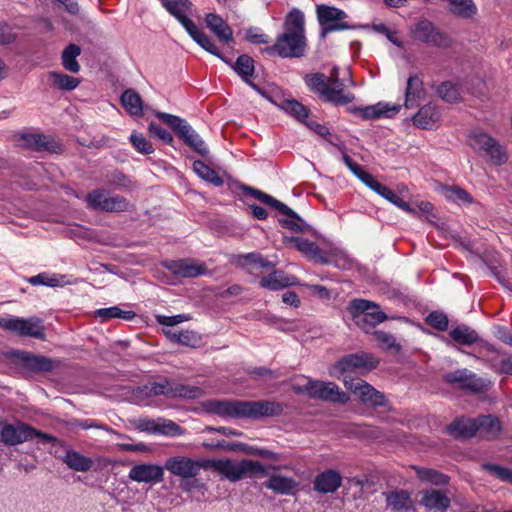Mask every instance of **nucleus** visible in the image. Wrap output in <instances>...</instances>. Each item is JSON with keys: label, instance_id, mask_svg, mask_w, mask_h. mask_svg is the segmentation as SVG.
Listing matches in <instances>:
<instances>
[{"label": "nucleus", "instance_id": "20e7f679", "mask_svg": "<svg viewBox=\"0 0 512 512\" xmlns=\"http://www.w3.org/2000/svg\"><path fill=\"white\" fill-rule=\"evenodd\" d=\"M208 467L219 473L222 479L230 482H237L244 477L256 478L267 475L265 466L261 462L251 459H242L241 461L229 458L207 460Z\"/></svg>", "mask_w": 512, "mask_h": 512}, {"label": "nucleus", "instance_id": "e433bc0d", "mask_svg": "<svg viewBox=\"0 0 512 512\" xmlns=\"http://www.w3.org/2000/svg\"><path fill=\"white\" fill-rule=\"evenodd\" d=\"M449 11L456 17L472 19L478 13V8L473 0H446Z\"/></svg>", "mask_w": 512, "mask_h": 512}, {"label": "nucleus", "instance_id": "4be33fe9", "mask_svg": "<svg viewBox=\"0 0 512 512\" xmlns=\"http://www.w3.org/2000/svg\"><path fill=\"white\" fill-rule=\"evenodd\" d=\"M165 267L174 275L189 278L202 275L207 270L205 264L195 263L188 259L166 261Z\"/></svg>", "mask_w": 512, "mask_h": 512}, {"label": "nucleus", "instance_id": "37998d69", "mask_svg": "<svg viewBox=\"0 0 512 512\" xmlns=\"http://www.w3.org/2000/svg\"><path fill=\"white\" fill-rule=\"evenodd\" d=\"M364 389H366L365 392L358 399L362 404L372 408L385 407L387 405L385 395L372 385L364 386Z\"/></svg>", "mask_w": 512, "mask_h": 512}, {"label": "nucleus", "instance_id": "864d4df0", "mask_svg": "<svg viewBox=\"0 0 512 512\" xmlns=\"http://www.w3.org/2000/svg\"><path fill=\"white\" fill-rule=\"evenodd\" d=\"M109 194L104 189H95L85 196L87 207L93 210H104V205L108 200Z\"/></svg>", "mask_w": 512, "mask_h": 512}, {"label": "nucleus", "instance_id": "09e8293b", "mask_svg": "<svg viewBox=\"0 0 512 512\" xmlns=\"http://www.w3.org/2000/svg\"><path fill=\"white\" fill-rule=\"evenodd\" d=\"M233 70L247 83L254 74V60L247 54L240 55L232 65Z\"/></svg>", "mask_w": 512, "mask_h": 512}, {"label": "nucleus", "instance_id": "6e6552de", "mask_svg": "<svg viewBox=\"0 0 512 512\" xmlns=\"http://www.w3.org/2000/svg\"><path fill=\"white\" fill-rule=\"evenodd\" d=\"M244 191L247 195H251L261 203L268 205L279 211L285 218L279 219L282 227L294 232H302L306 228L305 221L291 208L274 197L252 187L245 186Z\"/></svg>", "mask_w": 512, "mask_h": 512}, {"label": "nucleus", "instance_id": "69168bd1", "mask_svg": "<svg viewBox=\"0 0 512 512\" xmlns=\"http://www.w3.org/2000/svg\"><path fill=\"white\" fill-rule=\"evenodd\" d=\"M179 487L186 493H192L195 491H204L206 489L205 483L196 477L184 478L180 480Z\"/></svg>", "mask_w": 512, "mask_h": 512}, {"label": "nucleus", "instance_id": "412c9836", "mask_svg": "<svg viewBox=\"0 0 512 512\" xmlns=\"http://www.w3.org/2000/svg\"><path fill=\"white\" fill-rule=\"evenodd\" d=\"M401 105L378 102L375 105L357 108L355 111L365 120L391 118L399 113Z\"/></svg>", "mask_w": 512, "mask_h": 512}, {"label": "nucleus", "instance_id": "7c9ffc66", "mask_svg": "<svg viewBox=\"0 0 512 512\" xmlns=\"http://www.w3.org/2000/svg\"><path fill=\"white\" fill-rule=\"evenodd\" d=\"M204 395V390L199 386L185 385L169 379V395L170 399H186L194 400L201 398Z\"/></svg>", "mask_w": 512, "mask_h": 512}, {"label": "nucleus", "instance_id": "9d476101", "mask_svg": "<svg viewBox=\"0 0 512 512\" xmlns=\"http://www.w3.org/2000/svg\"><path fill=\"white\" fill-rule=\"evenodd\" d=\"M410 36L418 42L431 47L445 49L452 45V38L438 28L431 20L419 19L410 27Z\"/></svg>", "mask_w": 512, "mask_h": 512}, {"label": "nucleus", "instance_id": "0e129e2a", "mask_svg": "<svg viewBox=\"0 0 512 512\" xmlns=\"http://www.w3.org/2000/svg\"><path fill=\"white\" fill-rule=\"evenodd\" d=\"M190 317L185 314H178L174 316H166V315H157L156 321L158 324L166 327L165 329H173L174 326L188 321Z\"/></svg>", "mask_w": 512, "mask_h": 512}, {"label": "nucleus", "instance_id": "49530a36", "mask_svg": "<svg viewBox=\"0 0 512 512\" xmlns=\"http://www.w3.org/2000/svg\"><path fill=\"white\" fill-rule=\"evenodd\" d=\"M417 477L424 482H428L437 486H444L449 483V477L434 469L415 467Z\"/></svg>", "mask_w": 512, "mask_h": 512}, {"label": "nucleus", "instance_id": "5701e85b", "mask_svg": "<svg viewBox=\"0 0 512 512\" xmlns=\"http://www.w3.org/2000/svg\"><path fill=\"white\" fill-rule=\"evenodd\" d=\"M142 430H146L153 434H160L170 437H177L184 434V429L172 420L158 418L157 420L147 421L140 424Z\"/></svg>", "mask_w": 512, "mask_h": 512}, {"label": "nucleus", "instance_id": "c03bdc74", "mask_svg": "<svg viewBox=\"0 0 512 512\" xmlns=\"http://www.w3.org/2000/svg\"><path fill=\"white\" fill-rule=\"evenodd\" d=\"M163 332L174 343L193 346L198 341L197 333L191 330L163 329Z\"/></svg>", "mask_w": 512, "mask_h": 512}, {"label": "nucleus", "instance_id": "603ef678", "mask_svg": "<svg viewBox=\"0 0 512 512\" xmlns=\"http://www.w3.org/2000/svg\"><path fill=\"white\" fill-rule=\"evenodd\" d=\"M281 109L300 121H304L309 115L308 109L295 99L284 100Z\"/></svg>", "mask_w": 512, "mask_h": 512}, {"label": "nucleus", "instance_id": "79ce46f5", "mask_svg": "<svg viewBox=\"0 0 512 512\" xmlns=\"http://www.w3.org/2000/svg\"><path fill=\"white\" fill-rule=\"evenodd\" d=\"M193 170L198 177L217 187L222 186L224 183L223 179L217 174V172L201 160H195L193 162Z\"/></svg>", "mask_w": 512, "mask_h": 512}, {"label": "nucleus", "instance_id": "e2e57ef3", "mask_svg": "<svg viewBox=\"0 0 512 512\" xmlns=\"http://www.w3.org/2000/svg\"><path fill=\"white\" fill-rule=\"evenodd\" d=\"M426 323L434 329L444 331L448 327V318L445 313L434 311L426 317Z\"/></svg>", "mask_w": 512, "mask_h": 512}, {"label": "nucleus", "instance_id": "ddd939ff", "mask_svg": "<svg viewBox=\"0 0 512 512\" xmlns=\"http://www.w3.org/2000/svg\"><path fill=\"white\" fill-rule=\"evenodd\" d=\"M317 19L321 27V37H326L329 33L352 29L353 26L342 22L347 18L345 11L336 7L320 4L316 7Z\"/></svg>", "mask_w": 512, "mask_h": 512}, {"label": "nucleus", "instance_id": "4d7b16f0", "mask_svg": "<svg viewBox=\"0 0 512 512\" xmlns=\"http://www.w3.org/2000/svg\"><path fill=\"white\" fill-rule=\"evenodd\" d=\"M374 338L381 346V348L385 350H391L395 352H399L401 350V345L396 342L395 337L390 333L378 330L374 332Z\"/></svg>", "mask_w": 512, "mask_h": 512}, {"label": "nucleus", "instance_id": "bb28decb", "mask_svg": "<svg viewBox=\"0 0 512 512\" xmlns=\"http://www.w3.org/2000/svg\"><path fill=\"white\" fill-rule=\"evenodd\" d=\"M264 486L280 495H293L298 489V482L292 478L280 474H272L264 483Z\"/></svg>", "mask_w": 512, "mask_h": 512}, {"label": "nucleus", "instance_id": "bf43d9fd", "mask_svg": "<svg viewBox=\"0 0 512 512\" xmlns=\"http://www.w3.org/2000/svg\"><path fill=\"white\" fill-rule=\"evenodd\" d=\"M444 195L448 200L454 202L471 203L472 197L470 194L458 186H446L444 187Z\"/></svg>", "mask_w": 512, "mask_h": 512}, {"label": "nucleus", "instance_id": "f257e3e1", "mask_svg": "<svg viewBox=\"0 0 512 512\" xmlns=\"http://www.w3.org/2000/svg\"><path fill=\"white\" fill-rule=\"evenodd\" d=\"M205 408L220 417L252 419L279 416L284 410L281 403L270 400H209Z\"/></svg>", "mask_w": 512, "mask_h": 512}, {"label": "nucleus", "instance_id": "dca6fc26", "mask_svg": "<svg viewBox=\"0 0 512 512\" xmlns=\"http://www.w3.org/2000/svg\"><path fill=\"white\" fill-rule=\"evenodd\" d=\"M33 427L22 422L9 423L0 421V443L6 446H16L31 440Z\"/></svg>", "mask_w": 512, "mask_h": 512}, {"label": "nucleus", "instance_id": "1a4fd4ad", "mask_svg": "<svg viewBox=\"0 0 512 512\" xmlns=\"http://www.w3.org/2000/svg\"><path fill=\"white\" fill-rule=\"evenodd\" d=\"M155 116L167 124L184 141L185 144L192 147L202 156L208 154V148L199 134L188 124V122L179 116L165 112H156Z\"/></svg>", "mask_w": 512, "mask_h": 512}, {"label": "nucleus", "instance_id": "39448f33", "mask_svg": "<svg viewBox=\"0 0 512 512\" xmlns=\"http://www.w3.org/2000/svg\"><path fill=\"white\" fill-rule=\"evenodd\" d=\"M353 322L364 332L369 333L374 327L387 319L379 310V305L366 299H354L347 306Z\"/></svg>", "mask_w": 512, "mask_h": 512}, {"label": "nucleus", "instance_id": "680f3d73", "mask_svg": "<svg viewBox=\"0 0 512 512\" xmlns=\"http://www.w3.org/2000/svg\"><path fill=\"white\" fill-rule=\"evenodd\" d=\"M130 141L133 147L142 154H151L154 149L150 141H148L142 133L133 132L130 135Z\"/></svg>", "mask_w": 512, "mask_h": 512}, {"label": "nucleus", "instance_id": "cd10ccee", "mask_svg": "<svg viewBox=\"0 0 512 512\" xmlns=\"http://www.w3.org/2000/svg\"><path fill=\"white\" fill-rule=\"evenodd\" d=\"M424 97L425 89L423 87L422 79L417 75L410 76L407 80L405 90V108H415L418 105L419 101L422 100Z\"/></svg>", "mask_w": 512, "mask_h": 512}, {"label": "nucleus", "instance_id": "0eeeda50", "mask_svg": "<svg viewBox=\"0 0 512 512\" xmlns=\"http://www.w3.org/2000/svg\"><path fill=\"white\" fill-rule=\"evenodd\" d=\"M470 147L493 165L501 166L508 160L506 149L498 140L482 131H473L468 136Z\"/></svg>", "mask_w": 512, "mask_h": 512}, {"label": "nucleus", "instance_id": "2f4dec72", "mask_svg": "<svg viewBox=\"0 0 512 512\" xmlns=\"http://www.w3.org/2000/svg\"><path fill=\"white\" fill-rule=\"evenodd\" d=\"M387 505L397 512H409L414 509L411 495L406 490L384 493Z\"/></svg>", "mask_w": 512, "mask_h": 512}, {"label": "nucleus", "instance_id": "de8ad7c7", "mask_svg": "<svg viewBox=\"0 0 512 512\" xmlns=\"http://www.w3.org/2000/svg\"><path fill=\"white\" fill-rule=\"evenodd\" d=\"M95 315L104 321L110 319H124L130 321L136 316L134 311L123 310L119 306L98 309L95 311Z\"/></svg>", "mask_w": 512, "mask_h": 512}, {"label": "nucleus", "instance_id": "3c124183", "mask_svg": "<svg viewBox=\"0 0 512 512\" xmlns=\"http://www.w3.org/2000/svg\"><path fill=\"white\" fill-rule=\"evenodd\" d=\"M21 146L34 150L47 149L46 137L40 133H21L18 139Z\"/></svg>", "mask_w": 512, "mask_h": 512}, {"label": "nucleus", "instance_id": "6ab92c4d", "mask_svg": "<svg viewBox=\"0 0 512 512\" xmlns=\"http://www.w3.org/2000/svg\"><path fill=\"white\" fill-rule=\"evenodd\" d=\"M342 485L341 474L334 469H327L317 474L313 481V488L320 494L336 492Z\"/></svg>", "mask_w": 512, "mask_h": 512}, {"label": "nucleus", "instance_id": "4c0bfd02", "mask_svg": "<svg viewBox=\"0 0 512 512\" xmlns=\"http://www.w3.org/2000/svg\"><path fill=\"white\" fill-rule=\"evenodd\" d=\"M169 395V379L165 378L162 382H151L142 387H139L136 391V396L139 398L154 397V396H165L168 398Z\"/></svg>", "mask_w": 512, "mask_h": 512}, {"label": "nucleus", "instance_id": "ea45409f", "mask_svg": "<svg viewBox=\"0 0 512 512\" xmlns=\"http://www.w3.org/2000/svg\"><path fill=\"white\" fill-rule=\"evenodd\" d=\"M121 103L130 115L140 116L142 114V99L134 90H125L121 95Z\"/></svg>", "mask_w": 512, "mask_h": 512}, {"label": "nucleus", "instance_id": "f704fd0d", "mask_svg": "<svg viewBox=\"0 0 512 512\" xmlns=\"http://www.w3.org/2000/svg\"><path fill=\"white\" fill-rule=\"evenodd\" d=\"M60 459L70 469L77 472H87L93 467V460L91 458L72 449L66 450L65 454L61 456Z\"/></svg>", "mask_w": 512, "mask_h": 512}, {"label": "nucleus", "instance_id": "a18cd8bd", "mask_svg": "<svg viewBox=\"0 0 512 512\" xmlns=\"http://www.w3.org/2000/svg\"><path fill=\"white\" fill-rule=\"evenodd\" d=\"M48 78L53 86L64 91H72L80 84V80L78 78L55 71L49 72Z\"/></svg>", "mask_w": 512, "mask_h": 512}, {"label": "nucleus", "instance_id": "473e14b6", "mask_svg": "<svg viewBox=\"0 0 512 512\" xmlns=\"http://www.w3.org/2000/svg\"><path fill=\"white\" fill-rule=\"evenodd\" d=\"M295 284L296 278L294 276L285 275L279 270L273 271L260 280V286L271 291H277Z\"/></svg>", "mask_w": 512, "mask_h": 512}, {"label": "nucleus", "instance_id": "a878e982", "mask_svg": "<svg viewBox=\"0 0 512 512\" xmlns=\"http://www.w3.org/2000/svg\"><path fill=\"white\" fill-rule=\"evenodd\" d=\"M420 504L433 512H445L450 507V498L438 489H429L423 492Z\"/></svg>", "mask_w": 512, "mask_h": 512}, {"label": "nucleus", "instance_id": "a211bd4d", "mask_svg": "<svg viewBox=\"0 0 512 512\" xmlns=\"http://www.w3.org/2000/svg\"><path fill=\"white\" fill-rule=\"evenodd\" d=\"M482 356L488 367L498 374L512 375V360L505 354L496 350L492 345L486 344Z\"/></svg>", "mask_w": 512, "mask_h": 512}, {"label": "nucleus", "instance_id": "4468645a", "mask_svg": "<svg viewBox=\"0 0 512 512\" xmlns=\"http://www.w3.org/2000/svg\"><path fill=\"white\" fill-rule=\"evenodd\" d=\"M163 467L171 475L182 480L198 476L201 469L207 468V460H197L187 456L176 455L167 458Z\"/></svg>", "mask_w": 512, "mask_h": 512}, {"label": "nucleus", "instance_id": "c9c22d12", "mask_svg": "<svg viewBox=\"0 0 512 512\" xmlns=\"http://www.w3.org/2000/svg\"><path fill=\"white\" fill-rule=\"evenodd\" d=\"M448 432L455 438H470L477 434L476 418H459L448 426Z\"/></svg>", "mask_w": 512, "mask_h": 512}, {"label": "nucleus", "instance_id": "052dcab7", "mask_svg": "<svg viewBox=\"0 0 512 512\" xmlns=\"http://www.w3.org/2000/svg\"><path fill=\"white\" fill-rule=\"evenodd\" d=\"M483 469L501 481L512 484V469L491 463L483 464Z\"/></svg>", "mask_w": 512, "mask_h": 512}, {"label": "nucleus", "instance_id": "f03ea898", "mask_svg": "<svg viewBox=\"0 0 512 512\" xmlns=\"http://www.w3.org/2000/svg\"><path fill=\"white\" fill-rule=\"evenodd\" d=\"M305 49L304 14L299 9H292L285 18L284 32L277 36L273 45L262 51L270 56L298 58L304 55Z\"/></svg>", "mask_w": 512, "mask_h": 512}, {"label": "nucleus", "instance_id": "9b49d317", "mask_svg": "<svg viewBox=\"0 0 512 512\" xmlns=\"http://www.w3.org/2000/svg\"><path fill=\"white\" fill-rule=\"evenodd\" d=\"M0 328L24 337L45 338L42 320L35 316L27 319L16 316L0 317Z\"/></svg>", "mask_w": 512, "mask_h": 512}, {"label": "nucleus", "instance_id": "2eb2a0df", "mask_svg": "<svg viewBox=\"0 0 512 512\" xmlns=\"http://www.w3.org/2000/svg\"><path fill=\"white\" fill-rule=\"evenodd\" d=\"M308 389L311 399L339 404H346L350 400L349 395L334 382L309 379Z\"/></svg>", "mask_w": 512, "mask_h": 512}, {"label": "nucleus", "instance_id": "13d9d810", "mask_svg": "<svg viewBox=\"0 0 512 512\" xmlns=\"http://www.w3.org/2000/svg\"><path fill=\"white\" fill-rule=\"evenodd\" d=\"M343 384L347 390L357 397V399H359L365 392L366 389H364V386H370V384L365 380L352 376H345L343 378Z\"/></svg>", "mask_w": 512, "mask_h": 512}, {"label": "nucleus", "instance_id": "b1692460", "mask_svg": "<svg viewBox=\"0 0 512 512\" xmlns=\"http://www.w3.org/2000/svg\"><path fill=\"white\" fill-rule=\"evenodd\" d=\"M17 359L23 368L31 372H49L55 367L50 358L29 352H18Z\"/></svg>", "mask_w": 512, "mask_h": 512}, {"label": "nucleus", "instance_id": "c85d7f7f", "mask_svg": "<svg viewBox=\"0 0 512 512\" xmlns=\"http://www.w3.org/2000/svg\"><path fill=\"white\" fill-rule=\"evenodd\" d=\"M205 23L220 41L229 43L233 40L232 29L221 16L215 13H208L205 16Z\"/></svg>", "mask_w": 512, "mask_h": 512}, {"label": "nucleus", "instance_id": "aec40b11", "mask_svg": "<svg viewBox=\"0 0 512 512\" xmlns=\"http://www.w3.org/2000/svg\"><path fill=\"white\" fill-rule=\"evenodd\" d=\"M167 12L178 20L186 29L192 26L193 21L189 18L193 4L190 0H159Z\"/></svg>", "mask_w": 512, "mask_h": 512}, {"label": "nucleus", "instance_id": "f8f14e48", "mask_svg": "<svg viewBox=\"0 0 512 512\" xmlns=\"http://www.w3.org/2000/svg\"><path fill=\"white\" fill-rule=\"evenodd\" d=\"M444 379L447 383L471 393H483L492 386L490 379L478 377L477 374L465 368L445 374Z\"/></svg>", "mask_w": 512, "mask_h": 512}, {"label": "nucleus", "instance_id": "58836bf2", "mask_svg": "<svg viewBox=\"0 0 512 512\" xmlns=\"http://www.w3.org/2000/svg\"><path fill=\"white\" fill-rule=\"evenodd\" d=\"M450 337L461 345H472L479 341L478 333L469 326L459 325L449 332Z\"/></svg>", "mask_w": 512, "mask_h": 512}, {"label": "nucleus", "instance_id": "6e6d98bb", "mask_svg": "<svg viewBox=\"0 0 512 512\" xmlns=\"http://www.w3.org/2000/svg\"><path fill=\"white\" fill-rule=\"evenodd\" d=\"M104 205V212H125L132 208L130 202L122 196H109Z\"/></svg>", "mask_w": 512, "mask_h": 512}, {"label": "nucleus", "instance_id": "72a5a7b5", "mask_svg": "<svg viewBox=\"0 0 512 512\" xmlns=\"http://www.w3.org/2000/svg\"><path fill=\"white\" fill-rule=\"evenodd\" d=\"M477 434L485 439H493L501 431L499 419L492 415H481L476 418Z\"/></svg>", "mask_w": 512, "mask_h": 512}, {"label": "nucleus", "instance_id": "423d86ee", "mask_svg": "<svg viewBox=\"0 0 512 512\" xmlns=\"http://www.w3.org/2000/svg\"><path fill=\"white\" fill-rule=\"evenodd\" d=\"M378 360L370 353L359 352L343 356L329 368V375L341 379L345 376H351L352 373L360 371L368 373L375 369Z\"/></svg>", "mask_w": 512, "mask_h": 512}, {"label": "nucleus", "instance_id": "338daca9", "mask_svg": "<svg viewBox=\"0 0 512 512\" xmlns=\"http://www.w3.org/2000/svg\"><path fill=\"white\" fill-rule=\"evenodd\" d=\"M186 32L190 35V37L203 49L210 43L211 39L204 34L198 26L193 22L192 26H188Z\"/></svg>", "mask_w": 512, "mask_h": 512}, {"label": "nucleus", "instance_id": "5fc2aeb1", "mask_svg": "<svg viewBox=\"0 0 512 512\" xmlns=\"http://www.w3.org/2000/svg\"><path fill=\"white\" fill-rule=\"evenodd\" d=\"M438 95L446 102L456 103L460 101V91L456 84L445 81L437 89Z\"/></svg>", "mask_w": 512, "mask_h": 512}, {"label": "nucleus", "instance_id": "7ed1b4c3", "mask_svg": "<svg viewBox=\"0 0 512 512\" xmlns=\"http://www.w3.org/2000/svg\"><path fill=\"white\" fill-rule=\"evenodd\" d=\"M305 83L325 102L346 105L354 101V95L345 91L344 83L339 79V69L336 66L332 68L329 77L322 73L306 75Z\"/></svg>", "mask_w": 512, "mask_h": 512}, {"label": "nucleus", "instance_id": "8fccbe9b", "mask_svg": "<svg viewBox=\"0 0 512 512\" xmlns=\"http://www.w3.org/2000/svg\"><path fill=\"white\" fill-rule=\"evenodd\" d=\"M29 283L32 285H43L48 287H61L70 282L66 279L65 275L47 273H40L36 276L29 278Z\"/></svg>", "mask_w": 512, "mask_h": 512}, {"label": "nucleus", "instance_id": "a19ab883", "mask_svg": "<svg viewBox=\"0 0 512 512\" xmlns=\"http://www.w3.org/2000/svg\"><path fill=\"white\" fill-rule=\"evenodd\" d=\"M81 53V48L76 44H69L62 52L61 59L62 65L65 70L71 73H78L80 71V64L77 57Z\"/></svg>", "mask_w": 512, "mask_h": 512}, {"label": "nucleus", "instance_id": "c756f323", "mask_svg": "<svg viewBox=\"0 0 512 512\" xmlns=\"http://www.w3.org/2000/svg\"><path fill=\"white\" fill-rule=\"evenodd\" d=\"M440 119V112L436 106L427 104L422 106L413 116V125L420 129H431Z\"/></svg>", "mask_w": 512, "mask_h": 512}, {"label": "nucleus", "instance_id": "774afa93", "mask_svg": "<svg viewBox=\"0 0 512 512\" xmlns=\"http://www.w3.org/2000/svg\"><path fill=\"white\" fill-rule=\"evenodd\" d=\"M148 130L152 137L158 138L165 144H170L173 141L171 133L156 123H150Z\"/></svg>", "mask_w": 512, "mask_h": 512}, {"label": "nucleus", "instance_id": "f3484780", "mask_svg": "<svg viewBox=\"0 0 512 512\" xmlns=\"http://www.w3.org/2000/svg\"><path fill=\"white\" fill-rule=\"evenodd\" d=\"M128 478L137 483L157 484L164 479V467L150 463L137 464L130 469Z\"/></svg>", "mask_w": 512, "mask_h": 512}, {"label": "nucleus", "instance_id": "393cba45", "mask_svg": "<svg viewBox=\"0 0 512 512\" xmlns=\"http://www.w3.org/2000/svg\"><path fill=\"white\" fill-rule=\"evenodd\" d=\"M286 241L303 253L310 260L320 262L322 264H329L330 261L324 255L322 249L314 242L302 237H290Z\"/></svg>", "mask_w": 512, "mask_h": 512}]
</instances>
